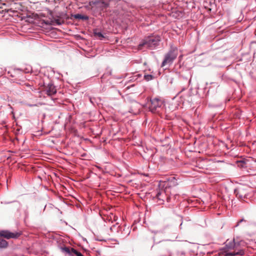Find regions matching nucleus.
Segmentation results:
<instances>
[{
    "instance_id": "dca6fc26",
    "label": "nucleus",
    "mask_w": 256,
    "mask_h": 256,
    "mask_svg": "<svg viewBox=\"0 0 256 256\" xmlns=\"http://www.w3.org/2000/svg\"><path fill=\"white\" fill-rule=\"evenodd\" d=\"M144 78L146 81H149V80H152V78H154V76L150 74H147V75H144Z\"/></svg>"
},
{
    "instance_id": "20e7f679",
    "label": "nucleus",
    "mask_w": 256,
    "mask_h": 256,
    "mask_svg": "<svg viewBox=\"0 0 256 256\" xmlns=\"http://www.w3.org/2000/svg\"><path fill=\"white\" fill-rule=\"evenodd\" d=\"M164 102L158 98H154L150 100V110L152 113H160L163 109Z\"/></svg>"
},
{
    "instance_id": "1a4fd4ad",
    "label": "nucleus",
    "mask_w": 256,
    "mask_h": 256,
    "mask_svg": "<svg viewBox=\"0 0 256 256\" xmlns=\"http://www.w3.org/2000/svg\"><path fill=\"white\" fill-rule=\"evenodd\" d=\"M96 4L98 7L102 9L107 8L108 4L105 0H100L96 2Z\"/></svg>"
},
{
    "instance_id": "7ed1b4c3",
    "label": "nucleus",
    "mask_w": 256,
    "mask_h": 256,
    "mask_svg": "<svg viewBox=\"0 0 256 256\" xmlns=\"http://www.w3.org/2000/svg\"><path fill=\"white\" fill-rule=\"evenodd\" d=\"M178 55V48L176 47H172L168 52L165 54L164 60L162 63V67H164L168 64H172Z\"/></svg>"
},
{
    "instance_id": "a211bd4d",
    "label": "nucleus",
    "mask_w": 256,
    "mask_h": 256,
    "mask_svg": "<svg viewBox=\"0 0 256 256\" xmlns=\"http://www.w3.org/2000/svg\"><path fill=\"white\" fill-rule=\"evenodd\" d=\"M242 222H246V220L244 219V218H242L238 222V224H236V226H238L240 223H241Z\"/></svg>"
},
{
    "instance_id": "0eeeda50",
    "label": "nucleus",
    "mask_w": 256,
    "mask_h": 256,
    "mask_svg": "<svg viewBox=\"0 0 256 256\" xmlns=\"http://www.w3.org/2000/svg\"><path fill=\"white\" fill-rule=\"evenodd\" d=\"M44 92L49 96L54 95L56 92L54 86L52 84H48L44 86Z\"/></svg>"
},
{
    "instance_id": "f3484780",
    "label": "nucleus",
    "mask_w": 256,
    "mask_h": 256,
    "mask_svg": "<svg viewBox=\"0 0 256 256\" xmlns=\"http://www.w3.org/2000/svg\"><path fill=\"white\" fill-rule=\"evenodd\" d=\"M72 250L76 256H84L80 252H78L75 249H72Z\"/></svg>"
},
{
    "instance_id": "39448f33",
    "label": "nucleus",
    "mask_w": 256,
    "mask_h": 256,
    "mask_svg": "<svg viewBox=\"0 0 256 256\" xmlns=\"http://www.w3.org/2000/svg\"><path fill=\"white\" fill-rule=\"evenodd\" d=\"M21 234L20 232H12L8 230L0 231V236L6 239L16 238H18Z\"/></svg>"
},
{
    "instance_id": "f03ea898",
    "label": "nucleus",
    "mask_w": 256,
    "mask_h": 256,
    "mask_svg": "<svg viewBox=\"0 0 256 256\" xmlns=\"http://www.w3.org/2000/svg\"><path fill=\"white\" fill-rule=\"evenodd\" d=\"M236 248V244L235 242V239L232 240H227L225 242V256H234L236 255L243 256L244 254V251L240 250L236 252H228V251L232 250H234Z\"/></svg>"
},
{
    "instance_id": "4468645a",
    "label": "nucleus",
    "mask_w": 256,
    "mask_h": 256,
    "mask_svg": "<svg viewBox=\"0 0 256 256\" xmlns=\"http://www.w3.org/2000/svg\"><path fill=\"white\" fill-rule=\"evenodd\" d=\"M74 18H76L84 20H88V17L87 16H82V15L80 14H76L74 16Z\"/></svg>"
},
{
    "instance_id": "6ab92c4d",
    "label": "nucleus",
    "mask_w": 256,
    "mask_h": 256,
    "mask_svg": "<svg viewBox=\"0 0 256 256\" xmlns=\"http://www.w3.org/2000/svg\"><path fill=\"white\" fill-rule=\"evenodd\" d=\"M24 86H26L30 88V89H32L31 86L30 84H28V83H26V84H24Z\"/></svg>"
},
{
    "instance_id": "423d86ee",
    "label": "nucleus",
    "mask_w": 256,
    "mask_h": 256,
    "mask_svg": "<svg viewBox=\"0 0 256 256\" xmlns=\"http://www.w3.org/2000/svg\"><path fill=\"white\" fill-rule=\"evenodd\" d=\"M129 112L136 115L139 114L141 108V105L136 101H131L129 104Z\"/></svg>"
},
{
    "instance_id": "ddd939ff",
    "label": "nucleus",
    "mask_w": 256,
    "mask_h": 256,
    "mask_svg": "<svg viewBox=\"0 0 256 256\" xmlns=\"http://www.w3.org/2000/svg\"><path fill=\"white\" fill-rule=\"evenodd\" d=\"M52 22L54 24H56V25H60L64 22V21L58 18H54Z\"/></svg>"
},
{
    "instance_id": "412c9836",
    "label": "nucleus",
    "mask_w": 256,
    "mask_h": 256,
    "mask_svg": "<svg viewBox=\"0 0 256 256\" xmlns=\"http://www.w3.org/2000/svg\"><path fill=\"white\" fill-rule=\"evenodd\" d=\"M90 101L91 102H92V99H91V98H90Z\"/></svg>"
},
{
    "instance_id": "9b49d317",
    "label": "nucleus",
    "mask_w": 256,
    "mask_h": 256,
    "mask_svg": "<svg viewBox=\"0 0 256 256\" xmlns=\"http://www.w3.org/2000/svg\"><path fill=\"white\" fill-rule=\"evenodd\" d=\"M8 245V242L6 240L0 238V248H6Z\"/></svg>"
},
{
    "instance_id": "9d476101",
    "label": "nucleus",
    "mask_w": 256,
    "mask_h": 256,
    "mask_svg": "<svg viewBox=\"0 0 256 256\" xmlns=\"http://www.w3.org/2000/svg\"><path fill=\"white\" fill-rule=\"evenodd\" d=\"M164 193L165 192L163 190H162L161 192H158L156 194V198L158 200L162 201V202H160V204H162L164 202V197L162 196L164 194Z\"/></svg>"
},
{
    "instance_id": "f8f14e48",
    "label": "nucleus",
    "mask_w": 256,
    "mask_h": 256,
    "mask_svg": "<svg viewBox=\"0 0 256 256\" xmlns=\"http://www.w3.org/2000/svg\"><path fill=\"white\" fill-rule=\"evenodd\" d=\"M94 36L100 40L104 38V35L100 32L94 31Z\"/></svg>"
},
{
    "instance_id": "6e6552de",
    "label": "nucleus",
    "mask_w": 256,
    "mask_h": 256,
    "mask_svg": "<svg viewBox=\"0 0 256 256\" xmlns=\"http://www.w3.org/2000/svg\"><path fill=\"white\" fill-rule=\"evenodd\" d=\"M141 75L136 72H132L130 74L129 73V82L132 81L134 82L138 80V78Z\"/></svg>"
},
{
    "instance_id": "2eb2a0df",
    "label": "nucleus",
    "mask_w": 256,
    "mask_h": 256,
    "mask_svg": "<svg viewBox=\"0 0 256 256\" xmlns=\"http://www.w3.org/2000/svg\"><path fill=\"white\" fill-rule=\"evenodd\" d=\"M72 249H74V248H69L68 247H64V248H62V250L63 252H66L67 254H70L72 252L73 253V252L72 250Z\"/></svg>"
},
{
    "instance_id": "f257e3e1",
    "label": "nucleus",
    "mask_w": 256,
    "mask_h": 256,
    "mask_svg": "<svg viewBox=\"0 0 256 256\" xmlns=\"http://www.w3.org/2000/svg\"><path fill=\"white\" fill-rule=\"evenodd\" d=\"M160 40V37L158 36H149L138 44V49L142 50L144 47L154 49L158 45Z\"/></svg>"
},
{
    "instance_id": "aec40b11",
    "label": "nucleus",
    "mask_w": 256,
    "mask_h": 256,
    "mask_svg": "<svg viewBox=\"0 0 256 256\" xmlns=\"http://www.w3.org/2000/svg\"><path fill=\"white\" fill-rule=\"evenodd\" d=\"M236 248L240 245V242H236Z\"/></svg>"
}]
</instances>
